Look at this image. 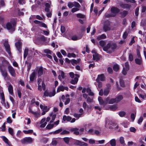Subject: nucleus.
Segmentation results:
<instances>
[{
  "label": "nucleus",
  "instance_id": "1",
  "mask_svg": "<svg viewBox=\"0 0 146 146\" xmlns=\"http://www.w3.org/2000/svg\"><path fill=\"white\" fill-rule=\"evenodd\" d=\"M9 62L3 57H0V70L4 78L7 77L8 74L6 70H3V67L6 64H9Z\"/></svg>",
  "mask_w": 146,
  "mask_h": 146
},
{
  "label": "nucleus",
  "instance_id": "2",
  "mask_svg": "<svg viewBox=\"0 0 146 146\" xmlns=\"http://www.w3.org/2000/svg\"><path fill=\"white\" fill-rule=\"evenodd\" d=\"M16 24V20L15 19H11L10 21L7 22L4 28L9 31V32L12 33L14 31L15 29Z\"/></svg>",
  "mask_w": 146,
  "mask_h": 146
},
{
  "label": "nucleus",
  "instance_id": "3",
  "mask_svg": "<svg viewBox=\"0 0 146 146\" xmlns=\"http://www.w3.org/2000/svg\"><path fill=\"white\" fill-rule=\"evenodd\" d=\"M105 126L106 128L109 127L111 129H118V126L114 120L109 119L108 118L106 119Z\"/></svg>",
  "mask_w": 146,
  "mask_h": 146
},
{
  "label": "nucleus",
  "instance_id": "4",
  "mask_svg": "<svg viewBox=\"0 0 146 146\" xmlns=\"http://www.w3.org/2000/svg\"><path fill=\"white\" fill-rule=\"evenodd\" d=\"M116 45L115 44H111L109 43L107 44L106 46L105 47L104 49L105 50L107 51L108 53L112 52L113 50L116 48Z\"/></svg>",
  "mask_w": 146,
  "mask_h": 146
},
{
  "label": "nucleus",
  "instance_id": "5",
  "mask_svg": "<svg viewBox=\"0 0 146 146\" xmlns=\"http://www.w3.org/2000/svg\"><path fill=\"white\" fill-rule=\"evenodd\" d=\"M3 44L6 51L8 53L9 56H11L12 53L10 51V47L8 43V40H5Z\"/></svg>",
  "mask_w": 146,
  "mask_h": 146
},
{
  "label": "nucleus",
  "instance_id": "6",
  "mask_svg": "<svg viewBox=\"0 0 146 146\" xmlns=\"http://www.w3.org/2000/svg\"><path fill=\"white\" fill-rule=\"evenodd\" d=\"M33 139L30 137H25L21 140V142L22 144H27L31 143L33 141Z\"/></svg>",
  "mask_w": 146,
  "mask_h": 146
},
{
  "label": "nucleus",
  "instance_id": "7",
  "mask_svg": "<svg viewBox=\"0 0 146 146\" xmlns=\"http://www.w3.org/2000/svg\"><path fill=\"white\" fill-rule=\"evenodd\" d=\"M7 65H8V70L10 75L13 77H15L16 74L14 68L10 65L9 63V64Z\"/></svg>",
  "mask_w": 146,
  "mask_h": 146
},
{
  "label": "nucleus",
  "instance_id": "8",
  "mask_svg": "<svg viewBox=\"0 0 146 146\" xmlns=\"http://www.w3.org/2000/svg\"><path fill=\"white\" fill-rule=\"evenodd\" d=\"M22 42L20 41L16 42L15 43V46L20 54L22 52Z\"/></svg>",
  "mask_w": 146,
  "mask_h": 146
},
{
  "label": "nucleus",
  "instance_id": "9",
  "mask_svg": "<svg viewBox=\"0 0 146 146\" xmlns=\"http://www.w3.org/2000/svg\"><path fill=\"white\" fill-rule=\"evenodd\" d=\"M111 13H112L113 17H115L116 14L119 12V10L117 8L115 7H112L111 9Z\"/></svg>",
  "mask_w": 146,
  "mask_h": 146
},
{
  "label": "nucleus",
  "instance_id": "10",
  "mask_svg": "<svg viewBox=\"0 0 146 146\" xmlns=\"http://www.w3.org/2000/svg\"><path fill=\"white\" fill-rule=\"evenodd\" d=\"M125 66L123 67L122 73L124 75H125L126 74L127 72L129 70V65L127 62L125 63Z\"/></svg>",
  "mask_w": 146,
  "mask_h": 146
},
{
  "label": "nucleus",
  "instance_id": "11",
  "mask_svg": "<svg viewBox=\"0 0 146 146\" xmlns=\"http://www.w3.org/2000/svg\"><path fill=\"white\" fill-rule=\"evenodd\" d=\"M110 22L109 21H107L104 23L103 29L106 32L107 31H109L110 30Z\"/></svg>",
  "mask_w": 146,
  "mask_h": 146
},
{
  "label": "nucleus",
  "instance_id": "12",
  "mask_svg": "<svg viewBox=\"0 0 146 146\" xmlns=\"http://www.w3.org/2000/svg\"><path fill=\"white\" fill-rule=\"evenodd\" d=\"M68 87H64L62 85H60L58 86L57 90V92H59L60 91H63L64 90L68 91Z\"/></svg>",
  "mask_w": 146,
  "mask_h": 146
},
{
  "label": "nucleus",
  "instance_id": "13",
  "mask_svg": "<svg viewBox=\"0 0 146 146\" xmlns=\"http://www.w3.org/2000/svg\"><path fill=\"white\" fill-rule=\"evenodd\" d=\"M75 144L76 145H79L81 146H88V145L87 143L81 142L78 140H76L75 142Z\"/></svg>",
  "mask_w": 146,
  "mask_h": 146
},
{
  "label": "nucleus",
  "instance_id": "14",
  "mask_svg": "<svg viewBox=\"0 0 146 146\" xmlns=\"http://www.w3.org/2000/svg\"><path fill=\"white\" fill-rule=\"evenodd\" d=\"M105 78L104 75L101 74L98 75V78L96 79V81L97 82H98L100 80L102 81H104L105 80Z\"/></svg>",
  "mask_w": 146,
  "mask_h": 146
},
{
  "label": "nucleus",
  "instance_id": "15",
  "mask_svg": "<svg viewBox=\"0 0 146 146\" xmlns=\"http://www.w3.org/2000/svg\"><path fill=\"white\" fill-rule=\"evenodd\" d=\"M93 59L94 60L98 61L100 58V56L99 54L97 53H95L93 55Z\"/></svg>",
  "mask_w": 146,
  "mask_h": 146
},
{
  "label": "nucleus",
  "instance_id": "16",
  "mask_svg": "<svg viewBox=\"0 0 146 146\" xmlns=\"http://www.w3.org/2000/svg\"><path fill=\"white\" fill-rule=\"evenodd\" d=\"M45 11L47 12L46 15L48 17H50L52 16V11L50 9L47 8H45Z\"/></svg>",
  "mask_w": 146,
  "mask_h": 146
},
{
  "label": "nucleus",
  "instance_id": "17",
  "mask_svg": "<svg viewBox=\"0 0 146 146\" xmlns=\"http://www.w3.org/2000/svg\"><path fill=\"white\" fill-rule=\"evenodd\" d=\"M8 89L10 94L11 95H13V89L12 86L11 84H9L8 87Z\"/></svg>",
  "mask_w": 146,
  "mask_h": 146
},
{
  "label": "nucleus",
  "instance_id": "18",
  "mask_svg": "<svg viewBox=\"0 0 146 146\" xmlns=\"http://www.w3.org/2000/svg\"><path fill=\"white\" fill-rule=\"evenodd\" d=\"M79 129L77 128H72L70 129V131L74 132V133L76 135H79L80 133L78 131Z\"/></svg>",
  "mask_w": 146,
  "mask_h": 146
},
{
  "label": "nucleus",
  "instance_id": "19",
  "mask_svg": "<svg viewBox=\"0 0 146 146\" xmlns=\"http://www.w3.org/2000/svg\"><path fill=\"white\" fill-rule=\"evenodd\" d=\"M42 88L43 90H45V84L43 81L42 82L41 85H38V90L39 91H41Z\"/></svg>",
  "mask_w": 146,
  "mask_h": 146
},
{
  "label": "nucleus",
  "instance_id": "20",
  "mask_svg": "<svg viewBox=\"0 0 146 146\" xmlns=\"http://www.w3.org/2000/svg\"><path fill=\"white\" fill-rule=\"evenodd\" d=\"M123 97L122 95H119L117 96L115 98V100L116 103H117L120 102L121 100L123 99Z\"/></svg>",
  "mask_w": 146,
  "mask_h": 146
},
{
  "label": "nucleus",
  "instance_id": "21",
  "mask_svg": "<svg viewBox=\"0 0 146 146\" xmlns=\"http://www.w3.org/2000/svg\"><path fill=\"white\" fill-rule=\"evenodd\" d=\"M135 63L137 64L140 65L142 63V59L141 58H138L135 59Z\"/></svg>",
  "mask_w": 146,
  "mask_h": 146
},
{
  "label": "nucleus",
  "instance_id": "22",
  "mask_svg": "<svg viewBox=\"0 0 146 146\" xmlns=\"http://www.w3.org/2000/svg\"><path fill=\"white\" fill-rule=\"evenodd\" d=\"M121 7L123 8L129 9L131 7V5L127 4L122 3L120 5Z\"/></svg>",
  "mask_w": 146,
  "mask_h": 146
},
{
  "label": "nucleus",
  "instance_id": "23",
  "mask_svg": "<svg viewBox=\"0 0 146 146\" xmlns=\"http://www.w3.org/2000/svg\"><path fill=\"white\" fill-rule=\"evenodd\" d=\"M2 138L5 143L9 146L11 145L10 142L6 137L5 136H2Z\"/></svg>",
  "mask_w": 146,
  "mask_h": 146
},
{
  "label": "nucleus",
  "instance_id": "24",
  "mask_svg": "<svg viewBox=\"0 0 146 146\" xmlns=\"http://www.w3.org/2000/svg\"><path fill=\"white\" fill-rule=\"evenodd\" d=\"M64 73L62 71H61V74L59 75L58 76V78L60 81H61L62 79H64Z\"/></svg>",
  "mask_w": 146,
  "mask_h": 146
},
{
  "label": "nucleus",
  "instance_id": "25",
  "mask_svg": "<svg viewBox=\"0 0 146 146\" xmlns=\"http://www.w3.org/2000/svg\"><path fill=\"white\" fill-rule=\"evenodd\" d=\"M40 107L44 111L47 112L49 110V108H48L47 106H44L42 105H40Z\"/></svg>",
  "mask_w": 146,
  "mask_h": 146
},
{
  "label": "nucleus",
  "instance_id": "26",
  "mask_svg": "<svg viewBox=\"0 0 146 146\" xmlns=\"http://www.w3.org/2000/svg\"><path fill=\"white\" fill-rule=\"evenodd\" d=\"M63 119L64 121H70L71 119V118L69 116H66L65 115H64L63 117Z\"/></svg>",
  "mask_w": 146,
  "mask_h": 146
},
{
  "label": "nucleus",
  "instance_id": "27",
  "mask_svg": "<svg viewBox=\"0 0 146 146\" xmlns=\"http://www.w3.org/2000/svg\"><path fill=\"white\" fill-rule=\"evenodd\" d=\"M50 117H51L52 120H50V123H52L55 120L56 116V115L55 114H53L52 113H50Z\"/></svg>",
  "mask_w": 146,
  "mask_h": 146
},
{
  "label": "nucleus",
  "instance_id": "28",
  "mask_svg": "<svg viewBox=\"0 0 146 146\" xmlns=\"http://www.w3.org/2000/svg\"><path fill=\"white\" fill-rule=\"evenodd\" d=\"M36 75V73L35 72H34L32 73L30 76V80L31 81H33L34 80Z\"/></svg>",
  "mask_w": 146,
  "mask_h": 146
},
{
  "label": "nucleus",
  "instance_id": "29",
  "mask_svg": "<svg viewBox=\"0 0 146 146\" xmlns=\"http://www.w3.org/2000/svg\"><path fill=\"white\" fill-rule=\"evenodd\" d=\"M98 100L99 102V103L100 105H103L104 106L105 105V101H104L103 100L102 97H99L98 98Z\"/></svg>",
  "mask_w": 146,
  "mask_h": 146
},
{
  "label": "nucleus",
  "instance_id": "30",
  "mask_svg": "<svg viewBox=\"0 0 146 146\" xmlns=\"http://www.w3.org/2000/svg\"><path fill=\"white\" fill-rule=\"evenodd\" d=\"M43 74V68L42 67H40L39 68L38 71V76H40Z\"/></svg>",
  "mask_w": 146,
  "mask_h": 146
},
{
  "label": "nucleus",
  "instance_id": "31",
  "mask_svg": "<svg viewBox=\"0 0 146 146\" xmlns=\"http://www.w3.org/2000/svg\"><path fill=\"white\" fill-rule=\"evenodd\" d=\"M78 79L77 77H75L74 78V79L72 80L70 83L73 84H76L78 82Z\"/></svg>",
  "mask_w": 146,
  "mask_h": 146
},
{
  "label": "nucleus",
  "instance_id": "32",
  "mask_svg": "<svg viewBox=\"0 0 146 146\" xmlns=\"http://www.w3.org/2000/svg\"><path fill=\"white\" fill-rule=\"evenodd\" d=\"M29 49L27 47H26L24 52V58H25L28 54Z\"/></svg>",
  "mask_w": 146,
  "mask_h": 146
},
{
  "label": "nucleus",
  "instance_id": "33",
  "mask_svg": "<svg viewBox=\"0 0 146 146\" xmlns=\"http://www.w3.org/2000/svg\"><path fill=\"white\" fill-rule=\"evenodd\" d=\"M109 142L111 146H115L116 142L115 139H112Z\"/></svg>",
  "mask_w": 146,
  "mask_h": 146
},
{
  "label": "nucleus",
  "instance_id": "34",
  "mask_svg": "<svg viewBox=\"0 0 146 146\" xmlns=\"http://www.w3.org/2000/svg\"><path fill=\"white\" fill-rule=\"evenodd\" d=\"M77 17L78 18L83 19L85 17V15L80 13H79L76 15Z\"/></svg>",
  "mask_w": 146,
  "mask_h": 146
},
{
  "label": "nucleus",
  "instance_id": "35",
  "mask_svg": "<svg viewBox=\"0 0 146 146\" xmlns=\"http://www.w3.org/2000/svg\"><path fill=\"white\" fill-rule=\"evenodd\" d=\"M110 89L106 88L104 89V95L106 96L108 95L110 92Z\"/></svg>",
  "mask_w": 146,
  "mask_h": 146
},
{
  "label": "nucleus",
  "instance_id": "36",
  "mask_svg": "<svg viewBox=\"0 0 146 146\" xmlns=\"http://www.w3.org/2000/svg\"><path fill=\"white\" fill-rule=\"evenodd\" d=\"M113 70L115 71H117L119 69V67L118 65L117 64H115L113 67Z\"/></svg>",
  "mask_w": 146,
  "mask_h": 146
},
{
  "label": "nucleus",
  "instance_id": "37",
  "mask_svg": "<svg viewBox=\"0 0 146 146\" xmlns=\"http://www.w3.org/2000/svg\"><path fill=\"white\" fill-rule=\"evenodd\" d=\"M33 130L32 129L23 131V132L26 134H31L33 133Z\"/></svg>",
  "mask_w": 146,
  "mask_h": 146
},
{
  "label": "nucleus",
  "instance_id": "38",
  "mask_svg": "<svg viewBox=\"0 0 146 146\" xmlns=\"http://www.w3.org/2000/svg\"><path fill=\"white\" fill-rule=\"evenodd\" d=\"M119 141L120 143L123 145H124L125 144V141H124V138L123 137H121L119 138Z\"/></svg>",
  "mask_w": 146,
  "mask_h": 146
},
{
  "label": "nucleus",
  "instance_id": "39",
  "mask_svg": "<svg viewBox=\"0 0 146 146\" xmlns=\"http://www.w3.org/2000/svg\"><path fill=\"white\" fill-rule=\"evenodd\" d=\"M129 124V123L127 121H124L121 123V125L125 128H127Z\"/></svg>",
  "mask_w": 146,
  "mask_h": 146
},
{
  "label": "nucleus",
  "instance_id": "40",
  "mask_svg": "<svg viewBox=\"0 0 146 146\" xmlns=\"http://www.w3.org/2000/svg\"><path fill=\"white\" fill-rule=\"evenodd\" d=\"M54 126V124L50 123L46 126V128L48 129H50L52 128Z\"/></svg>",
  "mask_w": 146,
  "mask_h": 146
},
{
  "label": "nucleus",
  "instance_id": "41",
  "mask_svg": "<svg viewBox=\"0 0 146 146\" xmlns=\"http://www.w3.org/2000/svg\"><path fill=\"white\" fill-rule=\"evenodd\" d=\"M56 94L55 91L53 90L52 92H49L48 96L50 97H51L55 95Z\"/></svg>",
  "mask_w": 146,
  "mask_h": 146
},
{
  "label": "nucleus",
  "instance_id": "42",
  "mask_svg": "<svg viewBox=\"0 0 146 146\" xmlns=\"http://www.w3.org/2000/svg\"><path fill=\"white\" fill-rule=\"evenodd\" d=\"M106 35L104 34H103L101 35H100L98 36L97 37V38L98 39H105L106 38Z\"/></svg>",
  "mask_w": 146,
  "mask_h": 146
},
{
  "label": "nucleus",
  "instance_id": "43",
  "mask_svg": "<svg viewBox=\"0 0 146 146\" xmlns=\"http://www.w3.org/2000/svg\"><path fill=\"white\" fill-rule=\"evenodd\" d=\"M0 96L2 100L4 102L5 101L4 95L3 92H0Z\"/></svg>",
  "mask_w": 146,
  "mask_h": 146
},
{
  "label": "nucleus",
  "instance_id": "44",
  "mask_svg": "<svg viewBox=\"0 0 146 146\" xmlns=\"http://www.w3.org/2000/svg\"><path fill=\"white\" fill-rule=\"evenodd\" d=\"M74 6L78 9H79L81 7L80 4L76 2H74Z\"/></svg>",
  "mask_w": 146,
  "mask_h": 146
},
{
  "label": "nucleus",
  "instance_id": "45",
  "mask_svg": "<svg viewBox=\"0 0 146 146\" xmlns=\"http://www.w3.org/2000/svg\"><path fill=\"white\" fill-rule=\"evenodd\" d=\"M129 60L130 61H132L133 60V56L131 53H130L129 54Z\"/></svg>",
  "mask_w": 146,
  "mask_h": 146
},
{
  "label": "nucleus",
  "instance_id": "46",
  "mask_svg": "<svg viewBox=\"0 0 146 146\" xmlns=\"http://www.w3.org/2000/svg\"><path fill=\"white\" fill-rule=\"evenodd\" d=\"M47 39V38L46 37L44 36H42L40 37L39 38V39L40 40L44 42H45L46 41Z\"/></svg>",
  "mask_w": 146,
  "mask_h": 146
},
{
  "label": "nucleus",
  "instance_id": "47",
  "mask_svg": "<svg viewBox=\"0 0 146 146\" xmlns=\"http://www.w3.org/2000/svg\"><path fill=\"white\" fill-rule=\"evenodd\" d=\"M127 14V12L126 11H123L121 12V14L122 17H124Z\"/></svg>",
  "mask_w": 146,
  "mask_h": 146
},
{
  "label": "nucleus",
  "instance_id": "48",
  "mask_svg": "<svg viewBox=\"0 0 146 146\" xmlns=\"http://www.w3.org/2000/svg\"><path fill=\"white\" fill-rule=\"evenodd\" d=\"M8 131L9 133L12 136L14 135V132L13 129L11 127H9L8 129Z\"/></svg>",
  "mask_w": 146,
  "mask_h": 146
},
{
  "label": "nucleus",
  "instance_id": "49",
  "mask_svg": "<svg viewBox=\"0 0 146 146\" xmlns=\"http://www.w3.org/2000/svg\"><path fill=\"white\" fill-rule=\"evenodd\" d=\"M51 4V1H50L48 3H46L45 4V6H46L45 8H47L48 9H50V5Z\"/></svg>",
  "mask_w": 146,
  "mask_h": 146
},
{
  "label": "nucleus",
  "instance_id": "50",
  "mask_svg": "<svg viewBox=\"0 0 146 146\" xmlns=\"http://www.w3.org/2000/svg\"><path fill=\"white\" fill-rule=\"evenodd\" d=\"M114 103H116L115 98L110 99L109 100V104H113Z\"/></svg>",
  "mask_w": 146,
  "mask_h": 146
},
{
  "label": "nucleus",
  "instance_id": "51",
  "mask_svg": "<svg viewBox=\"0 0 146 146\" xmlns=\"http://www.w3.org/2000/svg\"><path fill=\"white\" fill-rule=\"evenodd\" d=\"M39 26L43 27L45 28H47V25L46 24H45L44 23H42V22H41L40 23V24L39 25Z\"/></svg>",
  "mask_w": 146,
  "mask_h": 146
},
{
  "label": "nucleus",
  "instance_id": "52",
  "mask_svg": "<svg viewBox=\"0 0 146 146\" xmlns=\"http://www.w3.org/2000/svg\"><path fill=\"white\" fill-rule=\"evenodd\" d=\"M68 6L70 8H72L74 6V2H69L68 4Z\"/></svg>",
  "mask_w": 146,
  "mask_h": 146
},
{
  "label": "nucleus",
  "instance_id": "53",
  "mask_svg": "<svg viewBox=\"0 0 146 146\" xmlns=\"http://www.w3.org/2000/svg\"><path fill=\"white\" fill-rule=\"evenodd\" d=\"M67 56L68 57H75L76 56V55L73 53H68V54Z\"/></svg>",
  "mask_w": 146,
  "mask_h": 146
},
{
  "label": "nucleus",
  "instance_id": "54",
  "mask_svg": "<svg viewBox=\"0 0 146 146\" xmlns=\"http://www.w3.org/2000/svg\"><path fill=\"white\" fill-rule=\"evenodd\" d=\"M128 32L127 31L125 32L123 34V39H125L126 38L128 34Z\"/></svg>",
  "mask_w": 146,
  "mask_h": 146
},
{
  "label": "nucleus",
  "instance_id": "55",
  "mask_svg": "<svg viewBox=\"0 0 146 146\" xmlns=\"http://www.w3.org/2000/svg\"><path fill=\"white\" fill-rule=\"evenodd\" d=\"M139 96L142 99H146V94L145 93L140 94Z\"/></svg>",
  "mask_w": 146,
  "mask_h": 146
},
{
  "label": "nucleus",
  "instance_id": "56",
  "mask_svg": "<svg viewBox=\"0 0 146 146\" xmlns=\"http://www.w3.org/2000/svg\"><path fill=\"white\" fill-rule=\"evenodd\" d=\"M126 113L124 111H121L119 113V115L121 117H123L125 115Z\"/></svg>",
  "mask_w": 146,
  "mask_h": 146
},
{
  "label": "nucleus",
  "instance_id": "57",
  "mask_svg": "<svg viewBox=\"0 0 146 146\" xmlns=\"http://www.w3.org/2000/svg\"><path fill=\"white\" fill-rule=\"evenodd\" d=\"M110 109L111 110L114 111L117 109V107L116 106H112L110 107Z\"/></svg>",
  "mask_w": 146,
  "mask_h": 146
},
{
  "label": "nucleus",
  "instance_id": "58",
  "mask_svg": "<svg viewBox=\"0 0 146 146\" xmlns=\"http://www.w3.org/2000/svg\"><path fill=\"white\" fill-rule=\"evenodd\" d=\"M62 131V128H60L53 132L54 134H58L61 132Z\"/></svg>",
  "mask_w": 146,
  "mask_h": 146
},
{
  "label": "nucleus",
  "instance_id": "59",
  "mask_svg": "<svg viewBox=\"0 0 146 146\" xmlns=\"http://www.w3.org/2000/svg\"><path fill=\"white\" fill-rule=\"evenodd\" d=\"M79 10V9L78 8L74 7L72 9L71 11L72 13H74L77 11H78Z\"/></svg>",
  "mask_w": 146,
  "mask_h": 146
},
{
  "label": "nucleus",
  "instance_id": "60",
  "mask_svg": "<svg viewBox=\"0 0 146 146\" xmlns=\"http://www.w3.org/2000/svg\"><path fill=\"white\" fill-rule=\"evenodd\" d=\"M63 140L66 143L68 144L69 142L70 139L69 138L66 137L63 138Z\"/></svg>",
  "mask_w": 146,
  "mask_h": 146
},
{
  "label": "nucleus",
  "instance_id": "61",
  "mask_svg": "<svg viewBox=\"0 0 146 146\" xmlns=\"http://www.w3.org/2000/svg\"><path fill=\"white\" fill-rule=\"evenodd\" d=\"M17 93L19 97L21 98V90L20 89H18L17 90Z\"/></svg>",
  "mask_w": 146,
  "mask_h": 146
},
{
  "label": "nucleus",
  "instance_id": "62",
  "mask_svg": "<svg viewBox=\"0 0 146 146\" xmlns=\"http://www.w3.org/2000/svg\"><path fill=\"white\" fill-rule=\"evenodd\" d=\"M112 13H111L110 14H107V13H106L104 17H108L109 18L110 17H113L112 16Z\"/></svg>",
  "mask_w": 146,
  "mask_h": 146
},
{
  "label": "nucleus",
  "instance_id": "63",
  "mask_svg": "<svg viewBox=\"0 0 146 146\" xmlns=\"http://www.w3.org/2000/svg\"><path fill=\"white\" fill-rule=\"evenodd\" d=\"M88 133L89 134L94 135V130L93 129H90L88 130Z\"/></svg>",
  "mask_w": 146,
  "mask_h": 146
},
{
  "label": "nucleus",
  "instance_id": "64",
  "mask_svg": "<svg viewBox=\"0 0 146 146\" xmlns=\"http://www.w3.org/2000/svg\"><path fill=\"white\" fill-rule=\"evenodd\" d=\"M69 133L70 132L68 131H66V130H64L60 133V134L62 135L67 134H69Z\"/></svg>",
  "mask_w": 146,
  "mask_h": 146
}]
</instances>
